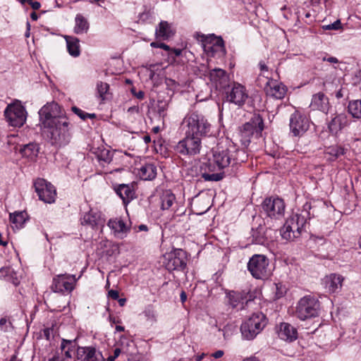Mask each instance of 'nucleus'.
<instances>
[{"mask_svg":"<svg viewBox=\"0 0 361 361\" xmlns=\"http://www.w3.org/2000/svg\"><path fill=\"white\" fill-rule=\"evenodd\" d=\"M305 211L300 214H295L290 216L281 228V236L287 240H293L300 236L302 230L306 224L307 219H310V214L307 211L310 208L308 204H305Z\"/></svg>","mask_w":361,"mask_h":361,"instance_id":"obj_1","label":"nucleus"},{"mask_svg":"<svg viewBox=\"0 0 361 361\" xmlns=\"http://www.w3.org/2000/svg\"><path fill=\"white\" fill-rule=\"evenodd\" d=\"M185 135L204 138L210 132L211 125L201 114L192 112L186 115L183 121Z\"/></svg>","mask_w":361,"mask_h":361,"instance_id":"obj_2","label":"nucleus"},{"mask_svg":"<svg viewBox=\"0 0 361 361\" xmlns=\"http://www.w3.org/2000/svg\"><path fill=\"white\" fill-rule=\"evenodd\" d=\"M263 129L264 122L262 116L259 114H255L249 122L240 128L239 135L242 145L247 147L253 136H261Z\"/></svg>","mask_w":361,"mask_h":361,"instance_id":"obj_3","label":"nucleus"},{"mask_svg":"<svg viewBox=\"0 0 361 361\" xmlns=\"http://www.w3.org/2000/svg\"><path fill=\"white\" fill-rule=\"evenodd\" d=\"M69 124L68 118H62L58 123H54L52 127L46 128L49 130L48 137L52 145L63 147L70 142Z\"/></svg>","mask_w":361,"mask_h":361,"instance_id":"obj_4","label":"nucleus"},{"mask_svg":"<svg viewBox=\"0 0 361 361\" xmlns=\"http://www.w3.org/2000/svg\"><path fill=\"white\" fill-rule=\"evenodd\" d=\"M320 305L319 301L310 295L304 296L298 302L295 316L300 320H306L319 315Z\"/></svg>","mask_w":361,"mask_h":361,"instance_id":"obj_5","label":"nucleus"},{"mask_svg":"<svg viewBox=\"0 0 361 361\" xmlns=\"http://www.w3.org/2000/svg\"><path fill=\"white\" fill-rule=\"evenodd\" d=\"M265 316L261 313H254L240 326V331L244 338L252 340L261 332L266 325Z\"/></svg>","mask_w":361,"mask_h":361,"instance_id":"obj_6","label":"nucleus"},{"mask_svg":"<svg viewBox=\"0 0 361 361\" xmlns=\"http://www.w3.org/2000/svg\"><path fill=\"white\" fill-rule=\"evenodd\" d=\"M39 121L43 128L52 127L59 120L67 118L61 106L56 102L48 103L39 111Z\"/></svg>","mask_w":361,"mask_h":361,"instance_id":"obj_7","label":"nucleus"},{"mask_svg":"<svg viewBox=\"0 0 361 361\" xmlns=\"http://www.w3.org/2000/svg\"><path fill=\"white\" fill-rule=\"evenodd\" d=\"M202 138L190 135H185V137L180 140L175 147L177 153L188 157H194L200 153L202 147Z\"/></svg>","mask_w":361,"mask_h":361,"instance_id":"obj_8","label":"nucleus"},{"mask_svg":"<svg viewBox=\"0 0 361 361\" xmlns=\"http://www.w3.org/2000/svg\"><path fill=\"white\" fill-rule=\"evenodd\" d=\"M247 269L252 276L257 279H264L270 274L269 260L262 255H255L247 263Z\"/></svg>","mask_w":361,"mask_h":361,"instance_id":"obj_9","label":"nucleus"},{"mask_svg":"<svg viewBox=\"0 0 361 361\" xmlns=\"http://www.w3.org/2000/svg\"><path fill=\"white\" fill-rule=\"evenodd\" d=\"M165 267L171 271H180L185 268L187 264L186 253L181 249H175L164 255Z\"/></svg>","mask_w":361,"mask_h":361,"instance_id":"obj_10","label":"nucleus"},{"mask_svg":"<svg viewBox=\"0 0 361 361\" xmlns=\"http://www.w3.org/2000/svg\"><path fill=\"white\" fill-rule=\"evenodd\" d=\"M4 114L9 124L14 127L22 126L26 121L25 109L20 103L9 104Z\"/></svg>","mask_w":361,"mask_h":361,"instance_id":"obj_11","label":"nucleus"},{"mask_svg":"<svg viewBox=\"0 0 361 361\" xmlns=\"http://www.w3.org/2000/svg\"><path fill=\"white\" fill-rule=\"evenodd\" d=\"M262 209L270 218L281 219L284 214L285 204L282 199L271 197L264 200Z\"/></svg>","mask_w":361,"mask_h":361,"instance_id":"obj_12","label":"nucleus"},{"mask_svg":"<svg viewBox=\"0 0 361 361\" xmlns=\"http://www.w3.org/2000/svg\"><path fill=\"white\" fill-rule=\"evenodd\" d=\"M34 185L40 200L49 204L54 202L56 192L54 185L42 178L37 179Z\"/></svg>","mask_w":361,"mask_h":361,"instance_id":"obj_13","label":"nucleus"},{"mask_svg":"<svg viewBox=\"0 0 361 361\" xmlns=\"http://www.w3.org/2000/svg\"><path fill=\"white\" fill-rule=\"evenodd\" d=\"M77 281L75 275L59 274L54 278L51 289L54 292L71 293L75 288Z\"/></svg>","mask_w":361,"mask_h":361,"instance_id":"obj_14","label":"nucleus"},{"mask_svg":"<svg viewBox=\"0 0 361 361\" xmlns=\"http://www.w3.org/2000/svg\"><path fill=\"white\" fill-rule=\"evenodd\" d=\"M308 118L298 111L293 114L290 118V129L295 136L303 135L309 128Z\"/></svg>","mask_w":361,"mask_h":361,"instance_id":"obj_15","label":"nucleus"},{"mask_svg":"<svg viewBox=\"0 0 361 361\" xmlns=\"http://www.w3.org/2000/svg\"><path fill=\"white\" fill-rule=\"evenodd\" d=\"M248 97L245 87L235 83L230 91L226 92V100L238 106H243Z\"/></svg>","mask_w":361,"mask_h":361,"instance_id":"obj_16","label":"nucleus"},{"mask_svg":"<svg viewBox=\"0 0 361 361\" xmlns=\"http://www.w3.org/2000/svg\"><path fill=\"white\" fill-rule=\"evenodd\" d=\"M76 357L79 361H104L102 353L92 346L78 347Z\"/></svg>","mask_w":361,"mask_h":361,"instance_id":"obj_17","label":"nucleus"},{"mask_svg":"<svg viewBox=\"0 0 361 361\" xmlns=\"http://www.w3.org/2000/svg\"><path fill=\"white\" fill-rule=\"evenodd\" d=\"M226 298L228 305H231L232 308H237L238 310L243 309L245 305L251 300V296L249 295L248 292L245 290L229 291L226 294Z\"/></svg>","mask_w":361,"mask_h":361,"instance_id":"obj_18","label":"nucleus"},{"mask_svg":"<svg viewBox=\"0 0 361 361\" xmlns=\"http://www.w3.org/2000/svg\"><path fill=\"white\" fill-rule=\"evenodd\" d=\"M344 278L336 274H331L324 277L322 281L326 292L329 293H338L341 290Z\"/></svg>","mask_w":361,"mask_h":361,"instance_id":"obj_19","label":"nucleus"},{"mask_svg":"<svg viewBox=\"0 0 361 361\" xmlns=\"http://www.w3.org/2000/svg\"><path fill=\"white\" fill-rule=\"evenodd\" d=\"M231 149L218 147L213 152L214 162L219 169H224L229 165L232 159Z\"/></svg>","mask_w":361,"mask_h":361,"instance_id":"obj_20","label":"nucleus"},{"mask_svg":"<svg viewBox=\"0 0 361 361\" xmlns=\"http://www.w3.org/2000/svg\"><path fill=\"white\" fill-rule=\"evenodd\" d=\"M266 94L274 99H283L287 92V88L284 85L274 80H269L265 87Z\"/></svg>","mask_w":361,"mask_h":361,"instance_id":"obj_21","label":"nucleus"},{"mask_svg":"<svg viewBox=\"0 0 361 361\" xmlns=\"http://www.w3.org/2000/svg\"><path fill=\"white\" fill-rule=\"evenodd\" d=\"M209 76L216 89L224 88L228 85V76L223 69L214 68L209 71Z\"/></svg>","mask_w":361,"mask_h":361,"instance_id":"obj_22","label":"nucleus"},{"mask_svg":"<svg viewBox=\"0 0 361 361\" xmlns=\"http://www.w3.org/2000/svg\"><path fill=\"white\" fill-rule=\"evenodd\" d=\"M279 338L286 341H293L298 338L297 329L288 323H281L278 330Z\"/></svg>","mask_w":361,"mask_h":361,"instance_id":"obj_23","label":"nucleus"},{"mask_svg":"<svg viewBox=\"0 0 361 361\" xmlns=\"http://www.w3.org/2000/svg\"><path fill=\"white\" fill-rule=\"evenodd\" d=\"M310 107L313 110L326 113L329 108V99L324 93L318 92L312 96Z\"/></svg>","mask_w":361,"mask_h":361,"instance_id":"obj_24","label":"nucleus"},{"mask_svg":"<svg viewBox=\"0 0 361 361\" xmlns=\"http://www.w3.org/2000/svg\"><path fill=\"white\" fill-rule=\"evenodd\" d=\"M349 121L345 114H340L334 117L329 123V129L333 134H337L348 125Z\"/></svg>","mask_w":361,"mask_h":361,"instance_id":"obj_25","label":"nucleus"},{"mask_svg":"<svg viewBox=\"0 0 361 361\" xmlns=\"http://www.w3.org/2000/svg\"><path fill=\"white\" fill-rule=\"evenodd\" d=\"M108 226L114 231V235L120 238L126 236L130 228L121 219H110L108 222Z\"/></svg>","mask_w":361,"mask_h":361,"instance_id":"obj_26","label":"nucleus"},{"mask_svg":"<svg viewBox=\"0 0 361 361\" xmlns=\"http://www.w3.org/2000/svg\"><path fill=\"white\" fill-rule=\"evenodd\" d=\"M104 220L100 212L90 209L82 219V224L89 225L92 228L103 225Z\"/></svg>","mask_w":361,"mask_h":361,"instance_id":"obj_27","label":"nucleus"},{"mask_svg":"<svg viewBox=\"0 0 361 361\" xmlns=\"http://www.w3.org/2000/svg\"><path fill=\"white\" fill-rule=\"evenodd\" d=\"M116 192L122 199L124 204L129 203L135 197V192L133 185L121 184L116 189Z\"/></svg>","mask_w":361,"mask_h":361,"instance_id":"obj_28","label":"nucleus"},{"mask_svg":"<svg viewBox=\"0 0 361 361\" xmlns=\"http://www.w3.org/2000/svg\"><path fill=\"white\" fill-rule=\"evenodd\" d=\"M175 33L171 24L167 21H161L156 29L155 35L157 39H168Z\"/></svg>","mask_w":361,"mask_h":361,"instance_id":"obj_29","label":"nucleus"},{"mask_svg":"<svg viewBox=\"0 0 361 361\" xmlns=\"http://www.w3.org/2000/svg\"><path fill=\"white\" fill-rule=\"evenodd\" d=\"M138 175L143 180H152L157 176V168L151 164H145L140 169Z\"/></svg>","mask_w":361,"mask_h":361,"instance_id":"obj_30","label":"nucleus"},{"mask_svg":"<svg viewBox=\"0 0 361 361\" xmlns=\"http://www.w3.org/2000/svg\"><path fill=\"white\" fill-rule=\"evenodd\" d=\"M66 40L68 53L74 57L78 56L80 55L79 40L74 37H66Z\"/></svg>","mask_w":361,"mask_h":361,"instance_id":"obj_31","label":"nucleus"},{"mask_svg":"<svg viewBox=\"0 0 361 361\" xmlns=\"http://www.w3.org/2000/svg\"><path fill=\"white\" fill-rule=\"evenodd\" d=\"M75 20V25L74 31L76 34H82L87 32L89 29V23L83 16L78 14Z\"/></svg>","mask_w":361,"mask_h":361,"instance_id":"obj_32","label":"nucleus"},{"mask_svg":"<svg viewBox=\"0 0 361 361\" xmlns=\"http://www.w3.org/2000/svg\"><path fill=\"white\" fill-rule=\"evenodd\" d=\"M27 219L25 212H16L10 215V221L13 224V227L19 229L23 227Z\"/></svg>","mask_w":361,"mask_h":361,"instance_id":"obj_33","label":"nucleus"},{"mask_svg":"<svg viewBox=\"0 0 361 361\" xmlns=\"http://www.w3.org/2000/svg\"><path fill=\"white\" fill-rule=\"evenodd\" d=\"M20 153L23 157L33 159L37 156L38 147L35 144L30 143L20 149Z\"/></svg>","mask_w":361,"mask_h":361,"instance_id":"obj_34","label":"nucleus"},{"mask_svg":"<svg viewBox=\"0 0 361 361\" xmlns=\"http://www.w3.org/2000/svg\"><path fill=\"white\" fill-rule=\"evenodd\" d=\"M349 113L353 117L361 118V99L353 100L348 106Z\"/></svg>","mask_w":361,"mask_h":361,"instance_id":"obj_35","label":"nucleus"},{"mask_svg":"<svg viewBox=\"0 0 361 361\" xmlns=\"http://www.w3.org/2000/svg\"><path fill=\"white\" fill-rule=\"evenodd\" d=\"M96 154L97 159L104 163L109 164L112 161L113 152L109 149L98 148Z\"/></svg>","mask_w":361,"mask_h":361,"instance_id":"obj_36","label":"nucleus"},{"mask_svg":"<svg viewBox=\"0 0 361 361\" xmlns=\"http://www.w3.org/2000/svg\"><path fill=\"white\" fill-rule=\"evenodd\" d=\"M231 154H233L232 158L235 164L246 161L247 159V154L244 149H236L234 147H231Z\"/></svg>","mask_w":361,"mask_h":361,"instance_id":"obj_37","label":"nucleus"},{"mask_svg":"<svg viewBox=\"0 0 361 361\" xmlns=\"http://www.w3.org/2000/svg\"><path fill=\"white\" fill-rule=\"evenodd\" d=\"M176 200L175 195L169 191H166L161 197V207L163 209H169L173 205Z\"/></svg>","mask_w":361,"mask_h":361,"instance_id":"obj_38","label":"nucleus"},{"mask_svg":"<svg viewBox=\"0 0 361 361\" xmlns=\"http://www.w3.org/2000/svg\"><path fill=\"white\" fill-rule=\"evenodd\" d=\"M61 348L66 357L71 358L72 357V352L73 351V344L72 341L63 339Z\"/></svg>","mask_w":361,"mask_h":361,"instance_id":"obj_39","label":"nucleus"},{"mask_svg":"<svg viewBox=\"0 0 361 361\" xmlns=\"http://www.w3.org/2000/svg\"><path fill=\"white\" fill-rule=\"evenodd\" d=\"M205 39L209 41L214 46V48L219 49L221 51H224V44L222 38L214 36V35L205 36Z\"/></svg>","mask_w":361,"mask_h":361,"instance_id":"obj_40","label":"nucleus"},{"mask_svg":"<svg viewBox=\"0 0 361 361\" xmlns=\"http://www.w3.org/2000/svg\"><path fill=\"white\" fill-rule=\"evenodd\" d=\"M345 149L341 146L335 145L329 147L326 149V153L332 156L334 159L339 157L345 154Z\"/></svg>","mask_w":361,"mask_h":361,"instance_id":"obj_41","label":"nucleus"},{"mask_svg":"<svg viewBox=\"0 0 361 361\" xmlns=\"http://www.w3.org/2000/svg\"><path fill=\"white\" fill-rule=\"evenodd\" d=\"M202 47H203V49H204V51L207 54H211L212 56L217 52V51H221V50L219 49H216V47L214 48V46L213 44H212L211 42H209V41H207V39H205V36H202Z\"/></svg>","mask_w":361,"mask_h":361,"instance_id":"obj_42","label":"nucleus"},{"mask_svg":"<svg viewBox=\"0 0 361 361\" xmlns=\"http://www.w3.org/2000/svg\"><path fill=\"white\" fill-rule=\"evenodd\" d=\"M72 110L76 114L78 115L80 118H82V120H85L87 119V118H95V114H88V113H86L85 111H83L82 110H81L80 109L76 107V106H73L72 108Z\"/></svg>","mask_w":361,"mask_h":361,"instance_id":"obj_43","label":"nucleus"},{"mask_svg":"<svg viewBox=\"0 0 361 361\" xmlns=\"http://www.w3.org/2000/svg\"><path fill=\"white\" fill-rule=\"evenodd\" d=\"M144 314L147 319L151 322H154L157 320V314L154 310L150 307L145 309Z\"/></svg>","mask_w":361,"mask_h":361,"instance_id":"obj_44","label":"nucleus"},{"mask_svg":"<svg viewBox=\"0 0 361 361\" xmlns=\"http://www.w3.org/2000/svg\"><path fill=\"white\" fill-rule=\"evenodd\" d=\"M202 178L204 179V180L207 181H219L222 179L223 176L221 173H204L202 175Z\"/></svg>","mask_w":361,"mask_h":361,"instance_id":"obj_45","label":"nucleus"},{"mask_svg":"<svg viewBox=\"0 0 361 361\" xmlns=\"http://www.w3.org/2000/svg\"><path fill=\"white\" fill-rule=\"evenodd\" d=\"M109 90V85L106 82H100L97 84V92L102 99H104L105 94Z\"/></svg>","mask_w":361,"mask_h":361,"instance_id":"obj_46","label":"nucleus"},{"mask_svg":"<svg viewBox=\"0 0 361 361\" xmlns=\"http://www.w3.org/2000/svg\"><path fill=\"white\" fill-rule=\"evenodd\" d=\"M322 28L324 30H338L341 28V23L340 20H336L334 23L325 25L322 26Z\"/></svg>","mask_w":361,"mask_h":361,"instance_id":"obj_47","label":"nucleus"},{"mask_svg":"<svg viewBox=\"0 0 361 361\" xmlns=\"http://www.w3.org/2000/svg\"><path fill=\"white\" fill-rule=\"evenodd\" d=\"M276 295L278 298L282 297L286 293V288L283 287L281 284L277 283L276 284Z\"/></svg>","mask_w":361,"mask_h":361,"instance_id":"obj_48","label":"nucleus"},{"mask_svg":"<svg viewBox=\"0 0 361 361\" xmlns=\"http://www.w3.org/2000/svg\"><path fill=\"white\" fill-rule=\"evenodd\" d=\"M151 47H155V48H161V49H163L166 51H169L170 50V47L164 44V43H162V42H153L150 44Z\"/></svg>","mask_w":361,"mask_h":361,"instance_id":"obj_49","label":"nucleus"},{"mask_svg":"<svg viewBox=\"0 0 361 361\" xmlns=\"http://www.w3.org/2000/svg\"><path fill=\"white\" fill-rule=\"evenodd\" d=\"M27 3L30 5L32 9L34 10H38L41 4L39 1H33L32 0H27Z\"/></svg>","mask_w":361,"mask_h":361,"instance_id":"obj_50","label":"nucleus"},{"mask_svg":"<svg viewBox=\"0 0 361 361\" xmlns=\"http://www.w3.org/2000/svg\"><path fill=\"white\" fill-rule=\"evenodd\" d=\"M259 66L260 71L262 73H264L269 71V68H268V66H267V64L265 63L264 61H260L259 63Z\"/></svg>","mask_w":361,"mask_h":361,"instance_id":"obj_51","label":"nucleus"},{"mask_svg":"<svg viewBox=\"0 0 361 361\" xmlns=\"http://www.w3.org/2000/svg\"><path fill=\"white\" fill-rule=\"evenodd\" d=\"M109 296L111 297L112 299L117 300L118 299L119 293L117 290H111L109 291Z\"/></svg>","mask_w":361,"mask_h":361,"instance_id":"obj_52","label":"nucleus"},{"mask_svg":"<svg viewBox=\"0 0 361 361\" xmlns=\"http://www.w3.org/2000/svg\"><path fill=\"white\" fill-rule=\"evenodd\" d=\"M323 61H328L329 63H338V60L337 58L336 57H334V56H331V57H324L323 58Z\"/></svg>","mask_w":361,"mask_h":361,"instance_id":"obj_53","label":"nucleus"},{"mask_svg":"<svg viewBox=\"0 0 361 361\" xmlns=\"http://www.w3.org/2000/svg\"><path fill=\"white\" fill-rule=\"evenodd\" d=\"M224 353L223 350H219L216 351L215 353H212L211 355V356L217 359V358L221 357L224 355Z\"/></svg>","mask_w":361,"mask_h":361,"instance_id":"obj_54","label":"nucleus"},{"mask_svg":"<svg viewBox=\"0 0 361 361\" xmlns=\"http://www.w3.org/2000/svg\"><path fill=\"white\" fill-rule=\"evenodd\" d=\"M121 349L119 348H116L114 351V355H113L114 357L117 358L119 356V355L121 354Z\"/></svg>","mask_w":361,"mask_h":361,"instance_id":"obj_55","label":"nucleus"},{"mask_svg":"<svg viewBox=\"0 0 361 361\" xmlns=\"http://www.w3.org/2000/svg\"><path fill=\"white\" fill-rule=\"evenodd\" d=\"M180 300L182 302H184L186 299H187V295H186V293L184 292V291H182V293H180Z\"/></svg>","mask_w":361,"mask_h":361,"instance_id":"obj_56","label":"nucleus"},{"mask_svg":"<svg viewBox=\"0 0 361 361\" xmlns=\"http://www.w3.org/2000/svg\"><path fill=\"white\" fill-rule=\"evenodd\" d=\"M7 324V319L6 318H1L0 319V326H4Z\"/></svg>","mask_w":361,"mask_h":361,"instance_id":"obj_57","label":"nucleus"},{"mask_svg":"<svg viewBox=\"0 0 361 361\" xmlns=\"http://www.w3.org/2000/svg\"><path fill=\"white\" fill-rule=\"evenodd\" d=\"M205 353H202L201 355H197L195 358L196 361H201L205 357Z\"/></svg>","mask_w":361,"mask_h":361,"instance_id":"obj_58","label":"nucleus"},{"mask_svg":"<svg viewBox=\"0 0 361 361\" xmlns=\"http://www.w3.org/2000/svg\"><path fill=\"white\" fill-rule=\"evenodd\" d=\"M173 52L175 54L176 56H180L181 54L182 50L179 49H173Z\"/></svg>","mask_w":361,"mask_h":361,"instance_id":"obj_59","label":"nucleus"},{"mask_svg":"<svg viewBox=\"0 0 361 361\" xmlns=\"http://www.w3.org/2000/svg\"><path fill=\"white\" fill-rule=\"evenodd\" d=\"M30 18H32V20H37V18H38V16L37 14L35 13V12H32L31 14H30Z\"/></svg>","mask_w":361,"mask_h":361,"instance_id":"obj_60","label":"nucleus"},{"mask_svg":"<svg viewBox=\"0 0 361 361\" xmlns=\"http://www.w3.org/2000/svg\"><path fill=\"white\" fill-rule=\"evenodd\" d=\"M243 361H259V360L255 357H251L245 358Z\"/></svg>","mask_w":361,"mask_h":361,"instance_id":"obj_61","label":"nucleus"},{"mask_svg":"<svg viewBox=\"0 0 361 361\" xmlns=\"http://www.w3.org/2000/svg\"><path fill=\"white\" fill-rule=\"evenodd\" d=\"M30 23L27 22V32L25 33V37H28L30 36Z\"/></svg>","mask_w":361,"mask_h":361,"instance_id":"obj_62","label":"nucleus"},{"mask_svg":"<svg viewBox=\"0 0 361 361\" xmlns=\"http://www.w3.org/2000/svg\"><path fill=\"white\" fill-rule=\"evenodd\" d=\"M136 97L140 99H143L144 98V92L142 91H140L137 94H136Z\"/></svg>","mask_w":361,"mask_h":361,"instance_id":"obj_63","label":"nucleus"},{"mask_svg":"<svg viewBox=\"0 0 361 361\" xmlns=\"http://www.w3.org/2000/svg\"><path fill=\"white\" fill-rule=\"evenodd\" d=\"M126 302V300L125 298H121L118 299V303L121 306H123Z\"/></svg>","mask_w":361,"mask_h":361,"instance_id":"obj_64","label":"nucleus"}]
</instances>
